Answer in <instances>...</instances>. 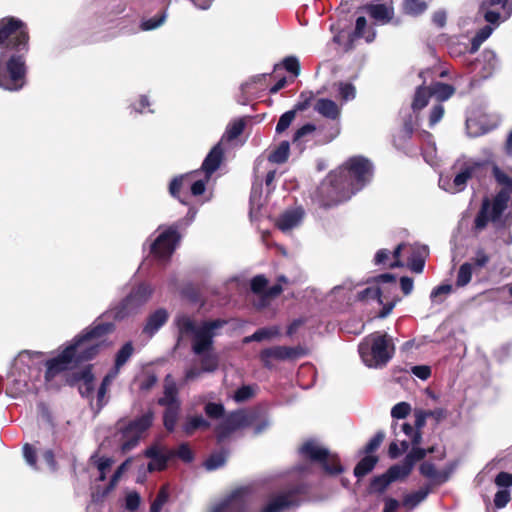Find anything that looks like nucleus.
I'll list each match as a JSON object with an SVG mask.
<instances>
[{"label": "nucleus", "instance_id": "f257e3e1", "mask_svg": "<svg viewBox=\"0 0 512 512\" xmlns=\"http://www.w3.org/2000/svg\"><path fill=\"white\" fill-rule=\"evenodd\" d=\"M372 163L362 157H351L322 181L318 192L325 205L337 204L351 198L372 179Z\"/></svg>", "mask_w": 512, "mask_h": 512}, {"label": "nucleus", "instance_id": "f03ea898", "mask_svg": "<svg viewBox=\"0 0 512 512\" xmlns=\"http://www.w3.org/2000/svg\"><path fill=\"white\" fill-rule=\"evenodd\" d=\"M114 328L113 323H97L86 328L60 355L46 362V379L50 380L59 372L68 369L72 362L93 359L102 349L110 345L107 336L114 331Z\"/></svg>", "mask_w": 512, "mask_h": 512}, {"label": "nucleus", "instance_id": "7ed1b4c3", "mask_svg": "<svg viewBox=\"0 0 512 512\" xmlns=\"http://www.w3.org/2000/svg\"><path fill=\"white\" fill-rule=\"evenodd\" d=\"M223 320H212L197 325L190 317L179 315L175 319L179 336H192V351L201 357V369L203 372H213L218 367V357L213 352V339L216 330L223 327Z\"/></svg>", "mask_w": 512, "mask_h": 512}, {"label": "nucleus", "instance_id": "20e7f679", "mask_svg": "<svg viewBox=\"0 0 512 512\" xmlns=\"http://www.w3.org/2000/svg\"><path fill=\"white\" fill-rule=\"evenodd\" d=\"M493 175L500 186L495 197L490 201L484 199L481 209L475 218V228L484 229L489 222L495 225L502 224V216L512 200V178L509 177L498 166L493 167Z\"/></svg>", "mask_w": 512, "mask_h": 512}, {"label": "nucleus", "instance_id": "39448f33", "mask_svg": "<svg viewBox=\"0 0 512 512\" xmlns=\"http://www.w3.org/2000/svg\"><path fill=\"white\" fill-rule=\"evenodd\" d=\"M363 363L369 368H382L393 356L394 347L387 334L380 332L366 336L358 348Z\"/></svg>", "mask_w": 512, "mask_h": 512}, {"label": "nucleus", "instance_id": "423d86ee", "mask_svg": "<svg viewBox=\"0 0 512 512\" xmlns=\"http://www.w3.org/2000/svg\"><path fill=\"white\" fill-rule=\"evenodd\" d=\"M486 167L484 161H477L471 158L458 159L453 165L455 171L453 178L441 175L439 186L451 194L463 191L469 179L480 177Z\"/></svg>", "mask_w": 512, "mask_h": 512}, {"label": "nucleus", "instance_id": "0eeeda50", "mask_svg": "<svg viewBox=\"0 0 512 512\" xmlns=\"http://www.w3.org/2000/svg\"><path fill=\"white\" fill-rule=\"evenodd\" d=\"M25 53L0 51V87L8 91L20 90L25 84Z\"/></svg>", "mask_w": 512, "mask_h": 512}, {"label": "nucleus", "instance_id": "6e6552de", "mask_svg": "<svg viewBox=\"0 0 512 512\" xmlns=\"http://www.w3.org/2000/svg\"><path fill=\"white\" fill-rule=\"evenodd\" d=\"M28 31L24 22L15 17L0 19V47L8 53L28 51Z\"/></svg>", "mask_w": 512, "mask_h": 512}, {"label": "nucleus", "instance_id": "1a4fd4ad", "mask_svg": "<svg viewBox=\"0 0 512 512\" xmlns=\"http://www.w3.org/2000/svg\"><path fill=\"white\" fill-rule=\"evenodd\" d=\"M300 452L304 457L322 463L325 471L330 474H339L343 470L339 461L330 457L328 450L314 441L304 443Z\"/></svg>", "mask_w": 512, "mask_h": 512}, {"label": "nucleus", "instance_id": "9d476101", "mask_svg": "<svg viewBox=\"0 0 512 512\" xmlns=\"http://www.w3.org/2000/svg\"><path fill=\"white\" fill-rule=\"evenodd\" d=\"M180 240L175 227H169L155 238L150 245L151 253L155 258L160 261H165L170 258L172 253L175 251Z\"/></svg>", "mask_w": 512, "mask_h": 512}, {"label": "nucleus", "instance_id": "9b49d317", "mask_svg": "<svg viewBox=\"0 0 512 512\" xmlns=\"http://www.w3.org/2000/svg\"><path fill=\"white\" fill-rule=\"evenodd\" d=\"M256 412H246L239 410L232 412L226 416L217 427L218 440L222 441L232 432L250 425H254L256 420Z\"/></svg>", "mask_w": 512, "mask_h": 512}, {"label": "nucleus", "instance_id": "f8f14e48", "mask_svg": "<svg viewBox=\"0 0 512 512\" xmlns=\"http://www.w3.org/2000/svg\"><path fill=\"white\" fill-rule=\"evenodd\" d=\"M304 353V349L301 347L274 346L262 350L260 360L266 368L271 369L274 361L296 359Z\"/></svg>", "mask_w": 512, "mask_h": 512}, {"label": "nucleus", "instance_id": "ddd939ff", "mask_svg": "<svg viewBox=\"0 0 512 512\" xmlns=\"http://www.w3.org/2000/svg\"><path fill=\"white\" fill-rule=\"evenodd\" d=\"M415 424L414 426L408 423H395L392 425L395 437H399L401 434L408 437L413 445H418L421 442L422 436L420 429L424 427L427 418H429L427 410L416 409L414 412Z\"/></svg>", "mask_w": 512, "mask_h": 512}, {"label": "nucleus", "instance_id": "4468645a", "mask_svg": "<svg viewBox=\"0 0 512 512\" xmlns=\"http://www.w3.org/2000/svg\"><path fill=\"white\" fill-rule=\"evenodd\" d=\"M127 361H128V343H125L116 356L114 367L104 377V379L98 389L97 402H98L99 408H101L104 405V397L107 392L108 386L117 377L121 367H123Z\"/></svg>", "mask_w": 512, "mask_h": 512}, {"label": "nucleus", "instance_id": "2eb2a0df", "mask_svg": "<svg viewBox=\"0 0 512 512\" xmlns=\"http://www.w3.org/2000/svg\"><path fill=\"white\" fill-rule=\"evenodd\" d=\"M296 505V492L294 490L282 491L272 495L259 512H283Z\"/></svg>", "mask_w": 512, "mask_h": 512}, {"label": "nucleus", "instance_id": "dca6fc26", "mask_svg": "<svg viewBox=\"0 0 512 512\" xmlns=\"http://www.w3.org/2000/svg\"><path fill=\"white\" fill-rule=\"evenodd\" d=\"M144 454L147 458H150L148 463V470L150 472L164 470L168 460L174 455V453L159 444L148 447Z\"/></svg>", "mask_w": 512, "mask_h": 512}, {"label": "nucleus", "instance_id": "f3484780", "mask_svg": "<svg viewBox=\"0 0 512 512\" xmlns=\"http://www.w3.org/2000/svg\"><path fill=\"white\" fill-rule=\"evenodd\" d=\"M152 422L153 413L151 411H147L135 420L130 421V449L146 436Z\"/></svg>", "mask_w": 512, "mask_h": 512}, {"label": "nucleus", "instance_id": "a211bd4d", "mask_svg": "<svg viewBox=\"0 0 512 512\" xmlns=\"http://www.w3.org/2000/svg\"><path fill=\"white\" fill-rule=\"evenodd\" d=\"M386 291V288L384 287H368L364 290H362L358 297L361 300L366 299H375L378 301L379 304L383 305V309L379 312L380 318L387 317L393 310L396 299H391L390 301L384 302L386 297L384 296V292Z\"/></svg>", "mask_w": 512, "mask_h": 512}, {"label": "nucleus", "instance_id": "6ab92c4d", "mask_svg": "<svg viewBox=\"0 0 512 512\" xmlns=\"http://www.w3.org/2000/svg\"><path fill=\"white\" fill-rule=\"evenodd\" d=\"M508 0H485L480 6V10L484 14V18L491 24H498L500 19V13L493 10L494 6L500 5L502 9L506 11L504 19H507L512 14V6L507 4Z\"/></svg>", "mask_w": 512, "mask_h": 512}, {"label": "nucleus", "instance_id": "aec40b11", "mask_svg": "<svg viewBox=\"0 0 512 512\" xmlns=\"http://www.w3.org/2000/svg\"><path fill=\"white\" fill-rule=\"evenodd\" d=\"M304 216V211L300 207L284 211L277 219L276 226L284 233H287L299 226Z\"/></svg>", "mask_w": 512, "mask_h": 512}, {"label": "nucleus", "instance_id": "412c9836", "mask_svg": "<svg viewBox=\"0 0 512 512\" xmlns=\"http://www.w3.org/2000/svg\"><path fill=\"white\" fill-rule=\"evenodd\" d=\"M455 468L456 464L450 463L446 469L438 471L434 464L430 462H424L420 465L419 470L424 477L429 478L437 483H444L449 479Z\"/></svg>", "mask_w": 512, "mask_h": 512}, {"label": "nucleus", "instance_id": "4be33fe9", "mask_svg": "<svg viewBox=\"0 0 512 512\" xmlns=\"http://www.w3.org/2000/svg\"><path fill=\"white\" fill-rule=\"evenodd\" d=\"M408 267L414 273H422L425 265V258L428 255L426 245H409Z\"/></svg>", "mask_w": 512, "mask_h": 512}, {"label": "nucleus", "instance_id": "5701e85b", "mask_svg": "<svg viewBox=\"0 0 512 512\" xmlns=\"http://www.w3.org/2000/svg\"><path fill=\"white\" fill-rule=\"evenodd\" d=\"M43 361L44 354L42 352L24 350L17 355L14 365L17 369L24 371L25 367L28 369L38 368Z\"/></svg>", "mask_w": 512, "mask_h": 512}, {"label": "nucleus", "instance_id": "b1692460", "mask_svg": "<svg viewBox=\"0 0 512 512\" xmlns=\"http://www.w3.org/2000/svg\"><path fill=\"white\" fill-rule=\"evenodd\" d=\"M314 110L329 120H338L341 115V107L333 100L320 98L314 104Z\"/></svg>", "mask_w": 512, "mask_h": 512}, {"label": "nucleus", "instance_id": "393cba45", "mask_svg": "<svg viewBox=\"0 0 512 512\" xmlns=\"http://www.w3.org/2000/svg\"><path fill=\"white\" fill-rule=\"evenodd\" d=\"M223 155L224 151L220 142L211 149L203 161L202 169L205 172L206 179H209L210 176L219 168L223 159Z\"/></svg>", "mask_w": 512, "mask_h": 512}, {"label": "nucleus", "instance_id": "a878e982", "mask_svg": "<svg viewBox=\"0 0 512 512\" xmlns=\"http://www.w3.org/2000/svg\"><path fill=\"white\" fill-rule=\"evenodd\" d=\"M75 380L79 382V392L83 397L89 398L94 390V375L91 366L85 367L80 372L75 373Z\"/></svg>", "mask_w": 512, "mask_h": 512}, {"label": "nucleus", "instance_id": "bb28decb", "mask_svg": "<svg viewBox=\"0 0 512 512\" xmlns=\"http://www.w3.org/2000/svg\"><path fill=\"white\" fill-rule=\"evenodd\" d=\"M168 320V313L165 309H158L147 319L143 333L151 338Z\"/></svg>", "mask_w": 512, "mask_h": 512}, {"label": "nucleus", "instance_id": "cd10ccee", "mask_svg": "<svg viewBox=\"0 0 512 512\" xmlns=\"http://www.w3.org/2000/svg\"><path fill=\"white\" fill-rule=\"evenodd\" d=\"M178 389L176 386V382L171 377V375H167L164 381V396L159 399V404L161 405H170V404H180L177 398Z\"/></svg>", "mask_w": 512, "mask_h": 512}, {"label": "nucleus", "instance_id": "c85d7f7f", "mask_svg": "<svg viewBox=\"0 0 512 512\" xmlns=\"http://www.w3.org/2000/svg\"><path fill=\"white\" fill-rule=\"evenodd\" d=\"M365 10L373 19L382 23L389 22L393 16V9L385 4H371Z\"/></svg>", "mask_w": 512, "mask_h": 512}, {"label": "nucleus", "instance_id": "c756f323", "mask_svg": "<svg viewBox=\"0 0 512 512\" xmlns=\"http://www.w3.org/2000/svg\"><path fill=\"white\" fill-rule=\"evenodd\" d=\"M152 294V288L147 283H141L130 293V307L132 305H141L148 301Z\"/></svg>", "mask_w": 512, "mask_h": 512}, {"label": "nucleus", "instance_id": "7c9ffc66", "mask_svg": "<svg viewBox=\"0 0 512 512\" xmlns=\"http://www.w3.org/2000/svg\"><path fill=\"white\" fill-rule=\"evenodd\" d=\"M428 9V3L425 0H403L402 11L411 17H418Z\"/></svg>", "mask_w": 512, "mask_h": 512}, {"label": "nucleus", "instance_id": "2f4dec72", "mask_svg": "<svg viewBox=\"0 0 512 512\" xmlns=\"http://www.w3.org/2000/svg\"><path fill=\"white\" fill-rule=\"evenodd\" d=\"M210 423L201 415L188 416L182 426L186 435H192L198 429H207Z\"/></svg>", "mask_w": 512, "mask_h": 512}, {"label": "nucleus", "instance_id": "473e14b6", "mask_svg": "<svg viewBox=\"0 0 512 512\" xmlns=\"http://www.w3.org/2000/svg\"><path fill=\"white\" fill-rule=\"evenodd\" d=\"M429 89L432 96L440 102L448 100L455 92L453 86L441 82L433 83Z\"/></svg>", "mask_w": 512, "mask_h": 512}, {"label": "nucleus", "instance_id": "72a5a7b5", "mask_svg": "<svg viewBox=\"0 0 512 512\" xmlns=\"http://www.w3.org/2000/svg\"><path fill=\"white\" fill-rule=\"evenodd\" d=\"M413 467L405 459L401 463L391 466L387 472L393 482L405 479L412 471Z\"/></svg>", "mask_w": 512, "mask_h": 512}, {"label": "nucleus", "instance_id": "f704fd0d", "mask_svg": "<svg viewBox=\"0 0 512 512\" xmlns=\"http://www.w3.org/2000/svg\"><path fill=\"white\" fill-rule=\"evenodd\" d=\"M367 21L366 18L360 16L356 19L355 31L353 33L354 38H365L367 42H372L375 39L376 32L374 29H368L366 31Z\"/></svg>", "mask_w": 512, "mask_h": 512}, {"label": "nucleus", "instance_id": "c9c22d12", "mask_svg": "<svg viewBox=\"0 0 512 512\" xmlns=\"http://www.w3.org/2000/svg\"><path fill=\"white\" fill-rule=\"evenodd\" d=\"M410 445H413L410 439L401 434L390 444L388 450L389 456L392 459L397 458L401 453L407 451Z\"/></svg>", "mask_w": 512, "mask_h": 512}, {"label": "nucleus", "instance_id": "e433bc0d", "mask_svg": "<svg viewBox=\"0 0 512 512\" xmlns=\"http://www.w3.org/2000/svg\"><path fill=\"white\" fill-rule=\"evenodd\" d=\"M290 144L288 141H282L278 147L272 151L268 156V161L271 163H284L289 156Z\"/></svg>", "mask_w": 512, "mask_h": 512}, {"label": "nucleus", "instance_id": "4c0bfd02", "mask_svg": "<svg viewBox=\"0 0 512 512\" xmlns=\"http://www.w3.org/2000/svg\"><path fill=\"white\" fill-rule=\"evenodd\" d=\"M166 410L164 412V426L167 430L172 431L175 428V425L178 420V414L180 409V404H170L165 405Z\"/></svg>", "mask_w": 512, "mask_h": 512}, {"label": "nucleus", "instance_id": "58836bf2", "mask_svg": "<svg viewBox=\"0 0 512 512\" xmlns=\"http://www.w3.org/2000/svg\"><path fill=\"white\" fill-rule=\"evenodd\" d=\"M431 96L432 94L430 93L429 87H418L412 102V109L414 111L423 109L428 104V100Z\"/></svg>", "mask_w": 512, "mask_h": 512}, {"label": "nucleus", "instance_id": "ea45409f", "mask_svg": "<svg viewBox=\"0 0 512 512\" xmlns=\"http://www.w3.org/2000/svg\"><path fill=\"white\" fill-rule=\"evenodd\" d=\"M378 459L375 456L368 455L364 457L355 467L354 475L358 478L365 476L373 470Z\"/></svg>", "mask_w": 512, "mask_h": 512}, {"label": "nucleus", "instance_id": "a19ab883", "mask_svg": "<svg viewBox=\"0 0 512 512\" xmlns=\"http://www.w3.org/2000/svg\"><path fill=\"white\" fill-rule=\"evenodd\" d=\"M472 264L471 263H463L458 270L457 273V279H456V286L457 287H464L466 286L472 278Z\"/></svg>", "mask_w": 512, "mask_h": 512}, {"label": "nucleus", "instance_id": "79ce46f5", "mask_svg": "<svg viewBox=\"0 0 512 512\" xmlns=\"http://www.w3.org/2000/svg\"><path fill=\"white\" fill-rule=\"evenodd\" d=\"M429 494V489L422 488L416 492L410 493L405 496L403 504L410 508L416 507L419 503L426 499Z\"/></svg>", "mask_w": 512, "mask_h": 512}, {"label": "nucleus", "instance_id": "37998d69", "mask_svg": "<svg viewBox=\"0 0 512 512\" xmlns=\"http://www.w3.org/2000/svg\"><path fill=\"white\" fill-rule=\"evenodd\" d=\"M452 292V285L442 284L435 287L430 293V299L433 303L440 304Z\"/></svg>", "mask_w": 512, "mask_h": 512}, {"label": "nucleus", "instance_id": "c03bdc74", "mask_svg": "<svg viewBox=\"0 0 512 512\" xmlns=\"http://www.w3.org/2000/svg\"><path fill=\"white\" fill-rule=\"evenodd\" d=\"M482 57H483V61L487 63L483 77H488L497 68V65H498L497 56L493 51L485 50L482 54Z\"/></svg>", "mask_w": 512, "mask_h": 512}, {"label": "nucleus", "instance_id": "a18cd8bd", "mask_svg": "<svg viewBox=\"0 0 512 512\" xmlns=\"http://www.w3.org/2000/svg\"><path fill=\"white\" fill-rule=\"evenodd\" d=\"M493 32V28L489 25L481 28L472 39V51H476L480 45L487 40Z\"/></svg>", "mask_w": 512, "mask_h": 512}, {"label": "nucleus", "instance_id": "49530a36", "mask_svg": "<svg viewBox=\"0 0 512 512\" xmlns=\"http://www.w3.org/2000/svg\"><path fill=\"white\" fill-rule=\"evenodd\" d=\"M280 335V329L277 326L258 329L254 332V338L257 341L270 340Z\"/></svg>", "mask_w": 512, "mask_h": 512}, {"label": "nucleus", "instance_id": "de8ad7c7", "mask_svg": "<svg viewBox=\"0 0 512 512\" xmlns=\"http://www.w3.org/2000/svg\"><path fill=\"white\" fill-rule=\"evenodd\" d=\"M314 98H315V96L312 91L301 92V94L299 95V99H298L297 103L295 104L293 110H295V112L306 110L308 107H310Z\"/></svg>", "mask_w": 512, "mask_h": 512}, {"label": "nucleus", "instance_id": "09e8293b", "mask_svg": "<svg viewBox=\"0 0 512 512\" xmlns=\"http://www.w3.org/2000/svg\"><path fill=\"white\" fill-rule=\"evenodd\" d=\"M226 462V457L223 453L212 454L205 462L206 470L213 471L222 467Z\"/></svg>", "mask_w": 512, "mask_h": 512}, {"label": "nucleus", "instance_id": "8fccbe9b", "mask_svg": "<svg viewBox=\"0 0 512 512\" xmlns=\"http://www.w3.org/2000/svg\"><path fill=\"white\" fill-rule=\"evenodd\" d=\"M416 446V445H413ZM433 452V449H422L419 447H413L411 451L405 456V460L414 467L415 463L421 459H423L427 453Z\"/></svg>", "mask_w": 512, "mask_h": 512}, {"label": "nucleus", "instance_id": "3c124183", "mask_svg": "<svg viewBox=\"0 0 512 512\" xmlns=\"http://www.w3.org/2000/svg\"><path fill=\"white\" fill-rule=\"evenodd\" d=\"M393 482L390 478L388 472L375 477L371 483V487L374 491L382 493L386 490V488Z\"/></svg>", "mask_w": 512, "mask_h": 512}, {"label": "nucleus", "instance_id": "603ef678", "mask_svg": "<svg viewBox=\"0 0 512 512\" xmlns=\"http://www.w3.org/2000/svg\"><path fill=\"white\" fill-rule=\"evenodd\" d=\"M243 130H244V123L241 120L234 121L227 127L226 132L222 138V141L224 139L231 141V140L237 138L243 132Z\"/></svg>", "mask_w": 512, "mask_h": 512}, {"label": "nucleus", "instance_id": "864d4df0", "mask_svg": "<svg viewBox=\"0 0 512 512\" xmlns=\"http://www.w3.org/2000/svg\"><path fill=\"white\" fill-rule=\"evenodd\" d=\"M166 17H167L166 13L163 12L162 14H160L157 17L142 20L140 27L144 31L156 29V28L160 27L165 22Z\"/></svg>", "mask_w": 512, "mask_h": 512}, {"label": "nucleus", "instance_id": "5fc2aeb1", "mask_svg": "<svg viewBox=\"0 0 512 512\" xmlns=\"http://www.w3.org/2000/svg\"><path fill=\"white\" fill-rule=\"evenodd\" d=\"M338 91L343 101H350L356 97V89L351 83L340 82Z\"/></svg>", "mask_w": 512, "mask_h": 512}, {"label": "nucleus", "instance_id": "6e6d98bb", "mask_svg": "<svg viewBox=\"0 0 512 512\" xmlns=\"http://www.w3.org/2000/svg\"><path fill=\"white\" fill-rule=\"evenodd\" d=\"M295 115H296V112L293 109L282 114L281 117L279 118L277 125H276V132L277 133L284 132L293 122Z\"/></svg>", "mask_w": 512, "mask_h": 512}, {"label": "nucleus", "instance_id": "4d7b16f0", "mask_svg": "<svg viewBox=\"0 0 512 512\" xmlns=\"http://www.w3.org/2000/svg\"><path fill=\"white\" fill-rule=\"evenodd\" d=\"M254 394H255V390L252 386L244 385L235 391L233 399L236 402L241 403V402L247 401L248 399L252 398L254 396Z\"/></svg>", "mask_w": 512, "mask_h": 512}, {"label": "nucleus", "instance_id": "13d9d810", "mask_svg": "<svg viewBox=\"0 0 512 512\" xmlns=\"http://www.w3.org/2000/svg\"><path fill=\"white\" fill-rule=\"evenodd\" d=\"M169 499V493L166 488H162L156 499L151 504L150 512H161L163 506L167 503Z\"/></svg>", "mask_w": 512, "mask_h": 512}, {"label": "nucleus", "instance_id": "bf43d9fd", "mask_svg": "<svg viewBox=\"0 0 512 512\" xmlns=\"http://www.w3.org/2000/svg\"><path fill=\"white\" fill-rule=\"evenodd\" d=\"M411 411V406L407 402H400L393 406L391 416L394 419H404Z\"/></svg>", "mask_w": 512, "mask_h": 512}, {"label": "nucleus", "instance_id": "052dcab7", "mask_svg": "<svg viewBox=\"0 0 512 512\" xmlns=\"http://www.w3.org/2000/svg\"><path fill=\"white\" fill-rule=\"evenodd\" d=\"M316 130V126L311 123H307L297 129L293 136V142L297 143L302 141L303 138H305L308 135H311Z\"/></svg>", "mask_w": 512, "mask_h": 512}, {"label": "nucleus", "instance_id": "680f3d73", "mask_svg": "<svg viewBox=\"0 0 512 512\" xmlns=\"http://www.w3.org/2000/svg\"><path fill=\"white\" fill-rule=\"evenodd\" d=\"M282 292V287L280 284H275L272 287H270L267 292L262 296V299L260 303L258 304V307L262 308L268 305V302L271 298L276 297Z\"/></svg>", "mask_w": 512, "mask_h": 512}, {"label": "nucleus", "instance_id": "e2e57ef3", "mask_svg": "<svg viewBox=\"0 0 512 512\" xmlns=\"http://www.w3.org/2000/svg\"><path fill=\"white\" fill-rule=\"evenodd\" d=\"M128 466V459L124 460L121 465L118 467V469L115 471V473L113 474L111 480H110V483L107 487V491L106 492H109L111 491L112 489H114L116 487V485L118 484L119 482V479L122 477L124 471L126 470Z\"/></svg>", "mask_w": 512, "mask_h": 512}, {"label": "nucleus", "instance_id": "0e129e2a", "mask_svg": "<svg viewBox=\"0 0 512 512\" xmlns=\"http://www.w3.org/2000/svg\"><path fill=\"white\" fill-rule=\"evenodd\" d=\"M284 68L292 73L294 76H298L300 73V64L296 57L290 56L283 60Z\"/></svg>", "mask_w": 512, "mask_h": 512}, {"label": "nucleus", "instance_id": "69168bd1", "mask_svg": "<svg viewBox=\"0 0 512 512\" xmlns=\"http://www.w3.org/2000/svg\"><path fill=\"white\" fill-rule=\"evenodd\" d=\"M205 413L211 418H220L224 414V406L218 403H208L205 406Z\"/></svg>", "mask_w": 512, "mask_h": 512}, {"label": "nucleus", "instance_id": "338daca9", "mask_svg": "<svg viewBox=\"0 0 512 512\" xmlns=\"http://www.w3.org/2000/svg\"><path fill=\"white\" fill-rule=\"evenodd\" d=\"M385 438V434L382 431H379L375 434V436L367 443L365 446V453H371L375 451L383 442Z\"/></svg>", "mask_w": 512, "mask_h": 512}, {"label": "nucleus", "instance_id": "774afa93", "mask_svg": "<svg viewBox=\"0 0 512 512\" xmlns=\"http://www.w3.org/2000/svg\"><path fill=\"white\" fill-rule=\"evenodd\" d=\"M444 115V107L442 104H436L433 106L429 115L430 126L436 125Z\"/></svg>", "mask_w": 512, "mask_h": 512}]
</instances>
